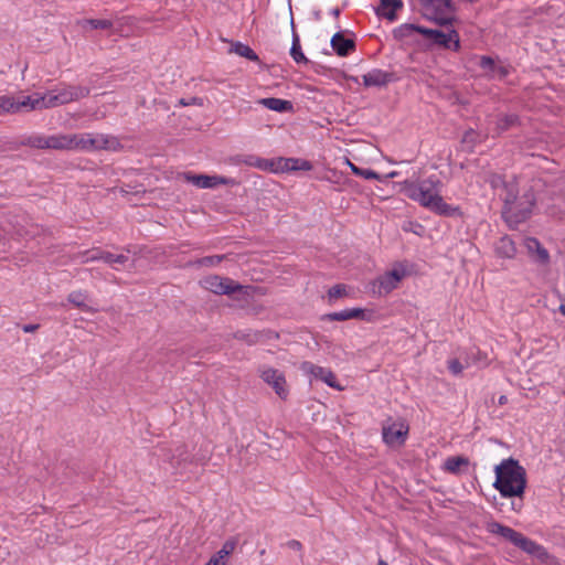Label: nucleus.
<instances>
[{
	"mask_svg": "<svg viewBox=\"0 0 565 565\" xmlns=\"http://www.w3.org/2000/svg\"><path fill=\"white\" fill-rule=\"evenodd\" d=\"M440 181L431 175L422 181L406 180L402 183V192L411 200L418 202L425 209L441 215H460V207L446 203L440 195Z\"/></svg>",
	"mask_w": 565,
	"mask_h": 565,
	"instance_id": "1",
	"label": "nucleus"
},
{
	"mask_svg": "<svg viewBox=\"0 0 565 565\" xmlns=\"http://www.w3.org/2000/svg\"><path fill=\"white\" fill-rule=\"evenodd\" d=\"M493 488L503 498H522L526 488V471L516 459H503L494 468Z\"/></svg>",
	"mask_w": 565,
	"mask_h": 565,
	"instance_id": "2",
	"label": "nucleus"
},
{
	"mask_svg": "<svg viewBox=\"0 0 565 565\" xmlns=\"http://www.w3.org/2000/svg\"><path fill=\"white\" fill-rule=\"evenodd\" d=\"M420 15L439 26L457 22V8L452 0H417Z\"/></svg>",
	"mask_w": 565,
	"mask_h": 565,
	"instance_id": "3",
	"label": "nucleus"
},
{
	"mask_svg": "<svg viewBox=\"0 0 565 565\" xmlns=\"http://www.w3.org/2000/svg\"><path fill=\"white\" fill-rule=\"evenodd\" d=\"M487 530L492 534H498L504 537L507 541L511 542L514 546L519 547L529 555L542 557L545 554V550L542 545L524 536L522 533L513 530L512 527L503 525L497 521L489 522L487 524Z\"/></svg>",
	"mask_w": 565,
	"mask_h": 565,
	"instance_id": "4",
	"label": "nucleus"
},
{
	"mask_svg": "<svg viewBox=\"0 0 565 565\" xmlns=\"http://www.w3.org/2000/svg\"><path fill=\"white\" fill-rule=\"evenodd\" d=\"M487 530L492 534H498L504 537L507 541L511 542L514 546L519 547L529 555L542 557L545 554V550L542 545L524 536L522 533L513 530L512 527L503 525L497 521L489 522L487 524Z\"/></svg>",
	"mask_w": 565,
	"mask_h": 565,
	"instance_id": "5",
	"label": "nucleus"
},
{
	"mask_svg": "<svg viewBox=\"0 0 565 565\" xmlns=\"http://www.w3.org/2000/svg\"><path fill=\"white\" fill-rule=\"evenodd\" d=\"M90 94V88L82 85L61 84L46 93L47 107L54 108L82 98Z\"/></svg>",
	"mask_w": 565,
	"mask_h": 565,
	"instance_id": "6",
	"label": "nucleus"
},
{
	"mask_svg": "<svg viewBox=\"0 0 565 565\" xmlns=\"http://www.w3.org/2000/svg\"><path fill=\"white\" fill-rule=\"evenodd\" d=\"M446 31H441L422 26L419 34L429 42L430 46L436 45L458 52L460 50V38L458 31L454 29L452 25L446 26Z\"/></svg>",
	"mask_w": 565,
	"mask_h": 565,
	"instance_id": "7",
	"label": "nucleus"
},
{
	"mask_svg": "<svg viewBox=\"0 0 565 565\" xmlns=\"http://www.w3.org/2000/svg\"><path fill=\"white\" fill-rule=\"evenodd\" d=\"M201 284L203 288L215 295H232L243 289V286L235 280L217 275L206 276Z\"/></svg>",
	"mask_w": 565,
	"mask_h": 565,
	"instance_id": "8",
	"label": "nucleus"
},
{
	"mask_svg": "<svg viewBox=\"0 0 565 565\" xmlns=\"http://www.w3.org/2000/svg\"><path fill=\"white\" fill-rule=\"evenodd\" d=\"M409 427L404 420L392 422L388 419L382 426L383 440L388 446H401L405 443Z\"/></svg>",
	"mask_w": 565,
	"mask_h": 565,
	"instance_id": "9",
	"label": "nucleus"
},
{
	"mask_svg": "<svg viewBox=\"0 0 565 565\" xmlns=\"http://www.w3.org/2000/svg\"><path fill=\"white\" fill-rule=\"evenodd\" d=\"M21 143L36 150H61V134L51 136L42 134L24 135Z\"/></svg>",
	"mask_w": 565,
	"mask_h": 565,
	"instance_id": "10",
	"label": "nucleus"
},
{
	"mask_svg": "<svg viewBox=\"0 0 565 565\" xmlns=\"http://www.w3.org/2000/svg\"><path fill=\"white\" fill-rule=\"evenodd\" d=\"M504 203L505 204L502 214L507 222L514 224L524 222L530 216L532 206L534 205L532 196H526L527 206L524 209H519L514 200H511L510 198H507Z\"/></svg>",
	"mask_w": 565,
	"mask_h": 565,
	"instance_id": "11",
	"label": "nucleus"
},
{
	"mask_svg": "<svg viewBox=\"0 0 565 565\" xmlns=\"http://www.w3.org/2000/svg\"><path fill=\"white\" fill-rule=\"evenodd\" d=\"M300 370L303 373L324 382L328 386L332 388L339 391L343 390V387L338 383L335 374L330 369L316 365L309 361H305L301 363Z\"/></svg>",
	"mask_w": 565,
	"mask_h": 565,
	"instance_id": "12",
	"label": "nucleus"
},
{
	"mask_svg": "<svg viewBox=\"0 0 565 565\" xmlns=\"http://www.w3.org/2000/svg\"><path fill=\"white\" fill-rule=\"evenodd\" d=\"M183 178L186 182L192 183L193 185L200 189H213L217 185H233L235 184V180L231 178L220 177V175H206V174H194L191 172H185Z\"/></svg>",
	"mask_w": 565,
	"mask_h": 565,
	"instance_id": "13",
	"label": "nucleus"
},
{
	"mask_svg": "<svg viewBox=\"0 0 565 565\" xmlns=\"http://www.w3.org/2000/svg\"><path fill=\"white\" fill-rule=\"evenodd\" d=\"M259 372L262 380L270 385L280 398L285 399L288 395L285 375L280 371L269 366L262 367Z\"/></svg>",
	"mask_w": 565,
	"mask_h": 565,
	"instance_id": "14",
	"label": "nucleus"
},
{
	"mask_svg": "<svg viewBox=\"0 0 565 565\" xmlns=\"http://www.w3.org/2000/svg\"><path fill=\"white\" fill-rule=\"evenodd\" d=\"M87 141L88 151L121 149L119 139L110 135L87 132Z\"/></svg>",
	"mask_w": 565,
	"mask_h": 565,
	"instance_id": "15",
	"label": "nucleus"
},
{
	"mask_svg": "<svg viewBox=\"0 0 565 565\" xmlns=\"http://www.w3.org/2000/svg\"><path fill=\"white\" fill-rule=\"evenodd\" d=\"M87 142V132L61 134V150L88 151Z\"/></svg>",
	"mask_w": 565,
	"mask_h": 565,
	"instance_id": "16",
	"label": "nucleus"
},
{
	"mask_svg": "<svg viewBox=\"0 0 565 565\" xmlns=\"http://www.w3.org/2000/svg\"><path fill=\"white\" fill-rule=\"evenodd\" d=\"M275 172L285 171H309L312 169V164L308 160L297 158H278L275 160Z\"/></svg>",
	"mask_w": 565,
	"mask_h": 565,
	"instance_id": "17",
	"label": "nucleus"
},
{
	"mask_svg": "<svg viewBox=\"0 0 565 565\" xmlns=\"http://www.w3.org/2000/svg\"><path fill=\"white\" fill-rule=\"evenodd\" d=\"M365 87H384L393 81V74L380 68H374L362 75Z\"/></svg>",
	"mask_w": 565,
	"mask_h": 565,
	"instance_id": "18",
	"label": "nucleus"
},
{
	"mask_svg": "<svg viewBox=\"0 0 565 565\" xmlns=\"http://www.w3.org/2000/svg\"><path fill=\"white\" fill-rule=\"evenodd\" d=\"M524 246L527 249L530 256L542 265H546L550 262V254L546 248L535 237L524 238Z\"/></svg>",
	"mask_w": 565,
	"mask_h": 565,
	"instance_id": "19",
	"label": "nucleus"
},
{
	"mask_svg": "<svg viewBox=\"0 0 565 565\" xmlns=\"http://www.w3.org/2000/svg\"><path fill=\"white\" fill-rule=\"evenodd\" d=\"M404 3L402 0H380V6L376 8V14L393 22L397 19L396 12L403 9Z\"/></svg>",
	"mask_w": 565,
	"mask_h": 565,
	"instance_id": "20",
	"label": "nucleus"
},
{
	"mask_svg": "<svg viewBox=\"0 0 565 565\" xmlns=\"http://www.w3.org/2000/svg\"><path fill=\"white\" fill-rule=\"evenodd\" d=\"M331 46L339 56H348L355 50V42L352 39H347L341 32H337L331 38Z\"/></svg>",
	"mask_w": 565,
	"mask_h": 565,
	"instance_id": "21",
	"label": "nucleus"
},
{
	"mask_svg": "<svg viewBox=\"0 0 565 565\" xmlns=\"http://www.w3.org/2000/svg\"><path fill=\"white\" fill-rule=\"evenodd\" d=\"M364 310L361 308L344 309L338 312L327 313L322 317V320L327 321H345L350 319H363Z\"/></svg>",
	"mask_w": 565,
	"mask_h": 565,
	"instance_id": "22",
	"label": "nucleus"
},
{
	"mask_svg": "<svg viewBox=\"0 0 565 565\" xmlns=\"http://www.w3.org/2000/svg\"><path fill=\"white\" fill-rule=\"evenodd\" d=\"M236 547L235 540H227L222 548L214 554L205 565H225L226 558L231 555Z\"/></svg>",
	"mask_w": 565,
	"mask_h": 565,
	"instance_id": "23",
	"label": "nucleus"
},
{
	"mask_svg": "<svg viewBox=\"0 0 565 565\" xmlns=\"http://www.w3.org/2000/svg\"><path fill=\"white\" fill-rule=\"evenodd\" d=\"M18 111L22 108L43 109L47 107L46 93L44 95L26 96L22 100L17 102Z\"/></svg>",
	"mask_w": 565,
	"mask_h": 565,
	"instance_id": "24",
	"label": "nucleus"
},
{
	"mask_svg": "<svg viewBox=\"0 0 565 565\" xmlns=\"http://www.w3.org/2000/svg\"><path fill=\"white\" fill-rule=\"evenodd\" d=\"M88 294L84 290H74L67 296V301L84 312L94 313L96 310L86 303Z\"/></svg>",
	"mask_w": 565,
	"mask_h": 565,
	"instance_id": "25",
	"label": "nucleus"
},
{
	"mask_svg": "<svg viewBox=\"0 0 565 565\" xmlns=\"http://www.w3.org/2000/svg\"><path fill=\"white\" fill-rule=\"evenodd\" d=\"M258 104L278 113H286L292 109L291 102L276 97L262 98L258 100Z\"/></svg>",
	"mask_w": 565,
	"mask_h": 565,
	"instance_id": "26",
	"label": "nucleus"
},
{
	"mask_svg": "<svg viewBox=\"0 0 565 565\" xmlns=\"http://www.w3.org/2000/svg\"><path fill=\"white\" fill-rule=\"evenodd\" d=\"M291 29H292V43L290 47V56L297 64H307L309 60L301 51L300 39L298 33L295 31L294 19H291Z\"/></svg>",
	"mask_w": 565,
	"mask_h": 565,
	"instance_id": "27",
	"label": "nucleus"
},
{
	"mask_svg": "<svg viewBox=\"0 0 565 565\" xmlns=\"http://www.w3.org/2000/svg\"><path fill=\"white\" fill-rule=\"evenodd\" d=\"M495 252L501 257L513 258L516 254V247L511 237L503 236L495 244Z\"/></svg>",
	"mask_w": 565,
	"mask_h": 565,
	"instance_id": "28",
	"label": "nucleus"
},
{
	"mask_svg": "<svg viewBox=\"0 0 565 565\" xmlns=\"http://www.w3.org/2000/svg\"><path fill=\"white\" fill-rule=\"evenodd\" d=\"M419 30H422V25L404 23L393 30V36L397 41H405L412 38L414 33H419Z\"/></svg>",
	"mask_w": 565,
	"mask_h": 565,
	"instance_id": "29",
	"label": "nucleus"
},
{
	"mask_svg": "<svg viewBox=\"0 0 565 565\" xmlns=\"http://www.w3.org/2000/svg\"><path fill=\"white\" fill-rule=\"evenodd\" d=\"M243 162L249 167L257 168L263 171H273L275 172V160L264 159L257 156H247Z\"/></svg>",
	"mask_w": 565,
	"mask_h": 565,
	"instance_id": "30",
	"label": "nucleus"
},
{
	"mask_svg": "<svg viewBox=\"0 0 565 565\" xmlns=\"http://www.w3.org/2000/svg\"><path fill=\"white\" fill-rule=\"evenodd\" d=\"M469 459L463 456H452L448 457L444 462V470L457 475L460 471L461 467H468Z\"/></svg>",
	"mask_w": 565,
	"mask_h": 565,
	"instance_id": "31",
	"label": "nucleus"
},
{
	"mask_svg": "<svg viewBox=\"0 0 565 565\" xmlns=\"http://www.w3.org/2000/svg\"><path fill=\"white\" fill-rule=\"evenodd\" d=\"M230 51L242 56V57H245L249 61H253V62L259 61L258 55L248 45H246L242 42L232 43Z\"/></svg>",
	"mask_w": 565,
	"mask_h": 565,
	"instance_id": "32",
	"label": "nucleus"
},
{
	"mask_svg": "<svg viewBox=\"0 0 565 565\" xmlns=\"http://www.w3.org/2000/svg\"><path fill=\"white\" fill-rule=\"evenodd\" d=\"M519 125V116L515 114H502L498 117L497 129L499 132L509 130Z\"/></svg>",
	"mask_w": 565,
	"mask_h": 565,
	"instance_id": "33",
	"label": "nucleus"
},
{
	"mask_svg": "<svg viewBox=\"0 0 565 565\" xmlns=\"http://www.w3.org/2000/svg\"><path fill=\"white\" fill-rule=\"evenodd\" d=\"M103 253H104V249L93 248V249H88V250L81 252V253L76 254L73 259L75 262L78 260L82 264L102 260Z\"/></svg>",
	"mask_w": 565,
	"mask_h": 565,
	"instance_id": "34",
	"label": "nucleus"
},
{
	"mask_svg": "<svg viewBox=\"0 0 565 565\" xmlns=\"http://www.w3.org/2000/svg\"><path fill=\"white\" fill-rule=\"evenodd\" d=\"M375 285L379 287L377 292L380 295H387L397 287V285L394 282V280L390 277L387 273L381 275L376 279Z\"/></svg>",
	"mask_w": 565,
	"mask_h": 565,
	"instance_id": "35",
	"label": "nucleus"
},
{
	"mask_svg": "<svg viewBox=\"0 0 565 565\" xmlns=\"http://www.w3.org/2000/svg\"><path fill=\"white\" fill-rule=\"evenodd\" d=\"M22 142V136L18 138H3L0 139V151H18L21 147H24Z\"/></svg>",
	"mask_w": 565,
	"mask_h": 565,
	"instance_id": "36",
	"label": "nucleus"
},
{
	"mask_svg": "<svg viewBox=\"0 0 565 565\" xmlns=\"http://www.w3.org/2000/svg\"><path fill=\"white\" fill-rule=\"evenodd\" d=\"M18 113L17 100L8 95L0 96V114Z\"/></svg>",
	"mask_w": 565,
	"mask_h": 565,
	"instance_id": "37",
	"label": "nucleus"
},
{
	"mask_svg": "<svg viewBox=\"0 0 565 565\" xmlns=\"http://www.w3.org/2000/svg\"><path fill=\"white\" fill-rule=\"evenodd\" d=\"M234 338L239 340V341H244L248 345H253V344H256L259 341L260 333L256 332V331H243V330H239V331H236L234 333Z\"/></svg>",
	"mask_w": 565,
	"mask_h": 565,
	"instance_id": "38",
	"label": "nucleus"
},
{
	"mask_svg": "<svg viewBox=\"0 0 565 565\" xmlns=\"http://www.w3.org/2000/svg\"><path fill=\"white\" fill-rule=\"evenodd\" d=\"M83 29L89 26L90 29H102L108 30L113 28V22L110 20H100V19H86L81 22Z\"/></svg>",
	"mask_w": 565,
	"mask_h": 565,
	"instance_id": "39",
	"label": "nucleus"
},
{
	"mask_svg": "<svg viewBox=\"0 0 565 565\" xmlns=\"http://www.w3.org/2000/svg\"><path fill=\"white\" fill-rule=\"evenodd\" d=\"M386 273L390 275V277L394 280V282L397 286L408 274L406 267L403 264L394 265V267Z\"/></svg>",
	"mask_w": 565,
	"mask_h": 565,
	"instance_id": "40",
	"label": "nucleus"
},
{
	"mask_svg": "<svg viewBox=\"0 0 565 565\" xmlns=\"http://www.w3.org/2000/svg\"><path fill=\"white\" fill-rule=\"evenodd\" d=\"M348 163L355 175L362 177L365 180L380 179V175L374 170L359 168L350 161Z\"/></svg>",
	"mask_w": 565,
	"mask_h": 565,
	"instance_id": "41",
	"label": "nucleus"
},
{
	"mask_svg": "<svg viewBox=\"0 0 565 565\" xmlns=\"http://www.w3.org/2000/svg\"><path fill=\"white\" fill-rule=\"evenodd\" d=\"M482 141L480 134L475 131L473 129H469L463 134L462 142L473 147L475 145Z\"/></svg>",
	"mask_w": 565,
	"mask_h": 565,
	"instance_id": "42",
	"label": "nucleus"
},
{
	"mask_svg": "<svg viewBox=\"0 0 565 565\" xmlns=\"http://www.w3.org/2000/svg\"><path fill=\"white\" fill-rule=\"evenodd\" d=\"M479 66L487 71L488 73L492 74V75H495V68H497V65L494 63V60L490 56H481L480 57V62H479Z\"/></svg>",
	"mask_w": 565,
	"mask_h": 565,
	"instance_id": "43",
	"label": "nucleus"
},
{
	"mask_svg": "<svg viewBox=\"0 0 565 565\" xmlns=\"http://www.w3.org/2000/svg\"><path fill=\"white\" fill-rule=\"evenodd\" d=\"M328 296L330 299H338L347 296V287L342 284L334 285L329 289Z\"/></svg>",
	"mask_w": 565,
	"mask_h": 565,
	"instance_id": "44",
	"label": "nucleus"
},
{
	"mask_svg": "<svg viewBox=\"0 0 565 565\" xmlns=\"http://www.w3.org/2000/svg\"><path fill=\"white\" fill-rule=\"evenodd\" d=\"M448 370L454 375H459L465 369V365L458 359H451L447 362Z\"/></svg>",
	"mask_w": 565,
	"mask_h": 565,
	"instance_id": "45",
	"label": "nucleus"
},
{
	"mask_svg": "<svg viewBox=\"0 0 565 565\" xmlns=\"http://www.w3.org/2000/svg\"><path fill=\"white\" fill-rule=\"evenodd\" d=\"M224 256H206L199 260V264L202 266H215L222 262Z\"/></svg>",
	"mask_w": 565,
	"mask_h": 565,
	"instance_id": "46",
	"label": "nucleus"
},
{
	"mask_svg": "<svg viewBox=\"0 0 565 565\" xmlns=\"http://www.w3.org/2000/svg\"><path fill=\"white\" fill-rule=\"evenodd\" d=\"M178 104L180 106H189V105H199V106H201L202 105V100H201V98H198V97H192L190 99L180 98Z\"/></svg>",
	"mask_w": 565,
	"mask_h": 565,
	"instance_id": "47",
	"label": "nucleus"
},
{
	"mask_svg": "<svg viewBox=\"0 0 565 565\" xmlns=\"http://www.w3.org/2000/svg\"><path fill=\"white\" fill-rule=\"evenodd\" d=\"M114 257H115V254H113L110 252H107V250H104L103 256H102V260L104 263H106V264L113 265L114 264Z\"/></svg>",
	"mask_w": 565,
	"mask_h": 565,
	"instance_id": "48",
	"label": "nucleus"
},
{
	"mask_svg": "<svg viewBox=\"0 0 565 565\" xmlns=\"http://www.w3.org/2000/svg\"><path fill=\"white\" fill-rule=\"evenodd\" d=\"M127 262H128V256H126L124 254H118V255H115V257H114V264L125 265Z\"/></svg>",
	"mask_w": 565,
	"mask_h": 565,
	"instance_id": "49",
	"label": "nucleus"
},
{
	"mask_svg": "<svg viewBox=\"0 0 565 565\" xmlns=\"http://www.w3.org/2000/svg\"><path fill=\"white\" fill-rule=\"evenodd\" d=\"M288 547H290L291 550H295V551H300L302 545L299 541L297 540H291L287 543Z\"/></svg>",
	"mask_w": 565,
	"mask_h": 565,
	"instance_id": "50",
	"label": "nucleus"
},
{
	"mask_svg": "<svg viewBox=\"0 0 565 565\" xmlns=\"http://www.w3.org/2000/svg\"><path fill=\"white\" fill-rule=\"evenodd\" d=\"M508 73V70L504 66H497L495 68V75H498L500 78L505 77Z\"/></svg>",
	"mask_w": 565,
	"mask_h": 565,
	"instance_id": "51",
	"label": "nucleus"
},
{
	"mask_svg": "<svg viewBox=\"0 0 565 565\" xmlns=\"http://www.w3.org/2000/svg\"><path fill=\"white\" fill-rule=\"evenodd\" d=\"M38 328H39V324H25V326H23L22 329L24 332L29 333V332H34L35 330H38Z\"/></svg>",
	"mask_w": 565,
	"mask_h": 565,
	"instance_id": "52",
	"label": "nucleus"
},
{
	"mask_svg": "<svg viewBox=\"0 0 565 565\" xmlns=\"http://www.w3.org/2000/svg\"><path fill=\"white\" fill-rule=\"evenodd\" d=\"M522 507H523L522 501H520L519 503H514V502L512 503V509L515 511H520Z\"/></svg>",
	"mask_w": 565,
	"mask_h": 565,
	"instance_id": "53",
	"label": "nucleus"
},
{
	"mask_svg": "<svg viewBox=\"0 0 565 565\" xmlns=\"http://www.w3.org/2000/svg\"><path fill=\"white\" fill-rule=\"evenodd\" d=\"M340 9L339 8H334L331 10V14L335 18H338L340 15Z\"/></svg>",
	"mask_w": 565,
	"mask_h": 565,
	"instance_id": "54",
	"label": "nucleus"
},
{
	"mask_svg": "<svg viewBox=\"0 0 565 565\" xmlns=\"http://www.w3.org/2000/svg\"><path fill=\"white\" fill-rule=\"evenodd\" d=\"M507 402H508L507 396H504V395L500 396V398H499V404L500 405H504Z\"/></svg>",
	"mask_w": 565,
	"mask_h": 565,
	"instance_id": "55",
	"label": "nucleus"
},
{
	"mask_svg": "<svg viewBox=\"0 0 565 565\" xmlns=\"http://www.w3.org/2000/svg\"><path fill=\"white\" fill-rule=\"evenodd\" d=\"M558 310L563 316H565V305H561Z\"/></svg>",
	"mask_w": 565,
	"mask_h": 565,
	"instance_id": "56",
	"label": "nucleus"
},
{
	"mask_svg": "<svg viewBox=\"0 0 565 565\" xmlns=\"http://www.w3.org/2000/svg\"><path fill=\"white\" fill-rule=\"evenodd\" d=\"M396 175H397V172H392V173H390V177H391V178H394V177H396Z\"/></svg>",
	"mask_w": 565,
	"mask_h": 565,
	"instance_id": "57",
	"label": "nucleus"
},
{
	"mask_svg": "<svg viewBox=\"0 0 565 565\" xmlns=\"http://www.w3.org/2000/svg\"><path fill=\"white\" fill-rule=\"evenodd\" d=\"M379 565H388L387 563H385L384 561H380L379 562Z\"/></svg>",
	"mask_w": 565,
	"mask_h": 565,
	"instance_id": "58",
	"label": "nucleus"
},
{
	"mask_svg": "<svg viewBox=\"0 0 565 565\" xmlns=\"http://www.w3.org/2000/svg\"><path fill=\"white\" fill-rule=\"evenodd\" d=\"M352 79H353L355 83H359L358 77H353Z\"/></svg>",
	"mask_w": 565,
	"mask_h": 565,
	"instance_id": "59",
	"label": "nucleus"
}]
</instances>
